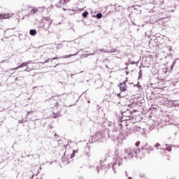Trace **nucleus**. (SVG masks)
<instances>
[{"mask_svg": "<svg viewBox=\"0 0 179 179\" xmlns=\"http://www.w3.org/2000/svg\"><path fill=\"white\" fill-rule=\"evenodd\" d=\"M41 167L38 166H34L31 167V173L34 176H38L40 173Z\"/></svg>", "mask_w": 179, "mask_h": 179, "instance_id": "obj_3", "label": "nucleus"}, {"mask_svg": "<svg viewBox=\"0 0 179 179\" xmlns=\"http://www.w3.org/2000/svg\"><path fill=\"white\" fill-rule=\"evenodd\" d=\"M139 143H136V146L138 147Z\"/></svg>", "mask_w": 179, "mask_h": 179, "instance_id": "obj_16", "label": "nucleus"}, {"mask_svg": "<svg viewBox=\"0 0 179 179\" xmlns=\"http://www.w3.org/2000/svg\"><path fill=\"white\" fill-rule=\"evenodd\" d=\"M120 94H118L117 96H120Z\"/></svg>", "mask_w": 179, "mask_h": 179, "instance_id": "obj_18", "label": "nucleus"}, {"mask_svg": "<svg viewBox=\"0 0 179 179\" xmlns=\"http://www.w3.org/2000/svg\"><path fill=\"white\" fill-rule=\"evenodd\" d=\"M1 17V14H0V18Z\"/></svg>", "mask_w": 179, "mask_h": 179, "instance_id": "obj_21", "label": "nucleus"}, {"mask_svg": "<svg viewBox=\"0 0 179 179\" xmlns=\"http://www.w3.org/2000/svg\"><path fill=\"white\" fill-rule=\"evenodd\" d=\"M129 179H131V178H129Z\"/></svg>", "mask_w": 179, "mask_h": 179, "instance_id": "obj_22", "label": "nucleus"}, {"mask_svg": "<svg viewBox=\"0 0 179 179\" xmlns=\"http://www.w3.org/2000/svg\"><path fill=\"white\" fill-rule=\"evenodd\" d=\"M175 62L173 63V64L171 66V69H173L174 68Z\"/></svg>", "mask_w": 179, "mask_h": 179, "instance_id": "obj_14", "label": "nucleus"}, {"mask_svg": "<svg viewBox=\"0 0 179 179\" xmlns=\"http://www.w3.org/2000/svg\"><path fill=\"white\" fill-rule=\"evenodd\" d=\"M50 106L52 108L58 107L59 102H57L56 99H50Z\"/></svg>", "mask_w": 179, "mask_h": 179, "instance_id": "obj_6", "label": "nucleus"}, {"mask_svg": "<svg viewBox=\"0 0 179 179\" xmlns=\"http://www.w3.org/2000/svg\"><path fill=\"white\" fill-rule=\"evenodd\" d=\"M33 64L34 63H32L31 61L23 62L21 64H20L18 66H17L16 68L13 69V70H17L20 68L27 67V68H26L25 71L27 72H29L30 71H32L34 68V66H32Z\"/></svg>", "mask_w": 179, "mask_h": 179, "instance_id": "obj_1", "label": "nucleus"}, {"mask_svg": "<svg viewBox=\"0 0 179 179\" xmlns=\"http://www.w3.org/2000/svg\"><path fill=\"white\" fill-rule=\"evenodd\" d=\"M38 12V9L36 8H34L33 9H31V11L32 15H34V14H36Z\"/></svg>", "mask_w": 179, "mask_h": 179, "instance_id": "obj_8", "label": "nucleus"}, {"mask_svg": "<svg viewBox=\"0 0 179 179\" xmlns=\"http://www.w3.org/2000/svg\"><path fill=\"white\" fill-rule=\"evenodd\" d=\"M70 0H62L61 2H63V4H66L69 2Z\"/></svg>", "mask_w": 179, "mask_h": 179, "instance_id": "obj_12", "label": "nucleus"}, {"mask_svg": "<svg viewBox=\"0 0 179 179\" xmlns=\"http://www.w3.org/2000/svg\"><path fill=\"white\" fill-rule=\"evenodd\" d=\"M89 15L88 12H84V13H83L82 16L84 17L85 18H86Z\"/></svg>", "mask_w": 179, "mask_h": 179, "instance_id": "obj_9", "label": "nucleus"}, {"mask_svg": "<svg viewBox=\"0 0 179 179\" xmlns=\"http://www.w3.org/2000/svg\"><path fill=\"white\" fill-rule=\"evenodd\" d=\"M67 9L64 8V10H66Z\"/></svg>", "mask_w": 179, "mask_h": 179, "instance_id": "obj_20", "label": "nucleus"}, {"mask_svg": "<svg viewBox=\"0 0 179 179\" xmlns=\"http://www.w3.org/2000/svg\"><path fill=\"white\" fill-rule=\"evenodd\" d=\"M72 56H73V55H65V56L63 57V58H64V59H68V58L71 57Z\"/></svg>", "mask_w": 179, "mask_h": 179, "instance_id": "obj_11", "label": "nucleus"}, {"mask_svg": "<svg viewBox=\"0 0 179 179\" xmlns=\"http://www.w3.org/2000/svg\"><path fill=\"white\" fill-rule=\"evenodd\" d=\"M55 136H57V134H55Z\"/></svg>", "mask_w": 179, "mask_h": 179, "instance_id": "obj_19", "label": "nucleus"}, {"mask_svg": "<svg viewBox=\"0 0 179 179\" xmlns=\"http://www.w3.org/2000/svg\"><path fill=\"white\" fill-rule=\"evenodd\" d=\"M160 145L159 143H157L156 145H155V147H156L157 148H158V147H159Z\"/></svg>", "mask_w": 179, "mask_h": 179, "instance_id": "obj_15", "label": "nucleus"}, {"mask_svg": "<svg viewBox=\"0 0 179 179\" xmlns=\"http://www.w3.org/2000/svg\"><path fill=\"white\" fill-rule=\"evenodd\" d=\"M36 34H37V31L36 29H31L29 31L30 36H36Z\"/></svg>", "mask_w": 179, "mask_h": 179, "instance_id": "obj_7", "label": "nucleus"}, {"mask_svg": "<svg viewBox=\"0 0 179 179\" xmlns=\"http://www.w3.org/2000/svg\"><path fill=\"white\" fill-rule=\"evenodd\" d=\"M1 17H0V20H6L12 17L13 16V14L7 13L1 14Z\"/></svg>", "mask_w": 179, "mask_h": 179, "instance_id": "obj_5", "label": "nucleus"}, {"mask_svg": "<svg viewBox=\"0 0 179 179\" xmlns=\"http://www.w3.org/2000/svg\"><path fill=\"white\" fill-rule=\"evenodd\" d=\"M76 151L73 150V152H72V154H71V158H73L74 157H76Z\"/></svg>", "mask_w": 179, "mask_h": 179, "instance_id": "obj_13", "label": "nucleus"}, {"mask_svg": "<svg viewBox=\"0 0 179 179\" xmlns=\"http://www.w3.org/2000/svg\"><path fill=\"white\" fill-rule=\"evenodd\" d=\"M124 158L126 159H130L133 158V157H137V152L134 149L132 148H127L124 150Z\"/></svg>", "mask_w": 179, "mask_h": 179, "instance_id": "obj_2", "label": "nucleus"}, {"mask_svg": "<svg viewBox=\"0 0 179 179\" xmlns=\"http://www.w3.org/2000/svg\"><path fill=\"white\" fill-rule=\"evenodd\" d=\"M140 77H141V71H139Z\"/></svg>", "mask_w": 179, "mask_h": 179, "instance_id": "obj_17", "label": "nucleus"}, {"mask_svg": "<svg viewBox=\"0 0 179 179\" xmlns=\"http://www.w3.org/2000/svg\"><path fill=\"white\" fill-rule=\"evenodd\" d=\"M96 17L97 19H101V17H103V15H101V13H97Z\"/></svg>", "mask_w": 179, "mask_h": 179, "instance_id": "obj_10", "label": "nucleus"}, {"mask_svg": "<svg viewBox=\"0 0 179 179\" xmlns=\"http://www.w3.org/2000/svg\"><path fill=\"white\" fill-rule=\"evenodd\" d=\"M119 90L120 92H126L128 90V86L126 82H122V83L119 84Z\"/></svg>", "mask_w": 179, "mask_h": 179, "instance_id": "obj_4", "label": "nucleus"}]
</instances>
